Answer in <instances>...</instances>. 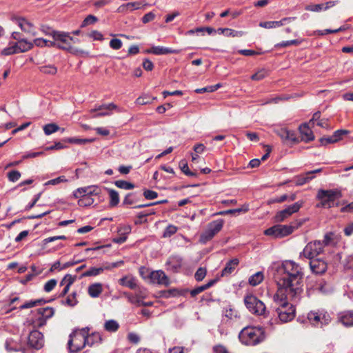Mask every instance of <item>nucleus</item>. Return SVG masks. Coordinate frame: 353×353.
<instances>
[{
    "label": "nucleus",
    "instance_id": "f257e3e1",
    "mask_svg": "<svg viewBox=\"0 0 353 353\" xmlns=\"http://www.w3.org/2000/svg\"><path fill=\"white\" fill-rule=\"evenodd\" d=\"M274 278L278 285L276 299L288 293L294 301L300 299L303 292V272L301 267L293 261H285L275 265Z\"/></svg>",
    "mask_w": 353,
    "mask_h": 353
},
{
    "label": "nucleus",
    "instance_id": "f03ea898",
    "mask_svg": "<svg viewBox=\"0 0 353 353\" xmlns=\"http://www.w3.org/2000/svg\"><path fill=\"white\" fill-rule=\"evenodd\" d=\"M288 299L292 300L288 293H283V296H279L278 299H276V294L274 295V301L279 305L276 309L278 316L283 323L292 321L295 316V309L288 302Z\"/></svg>",
    "mask_w": 353,
    "mask_h": 353
},
{
    "label": "nucleus",
    "instance_id": "7ed1b4c3",
    "mask_svg": "<svg viewBox=\"0 0 353 353\" xmlns=\"http://www.w3.org/2000/svg\"><path fill=\"white\" fill-rule=\"evenodd\" d=\"M239 338L246 345H255L263 340V331L258 327H246L241 331Z\"/></svg>",
    "mask_w": 353,
    "mask_h": 353
},
{
    "label": "nucleus",
    "instance_id": "20e7f679",
    "mask_svg": "<svg viewBox=\"0 0 353 353\" xmlns=\"http://www.w3.org/2000/svg\"><path fill=\"white\" fill-rule=\"evenodd\" d=\"M88 332H89V328L84 327L77 329L70 334L68 347L70 352L77 353L85 347Z\"/></svg>",
    "mask_w": 353,
    "mask_h": 353
},
{
    "label": "nucleus",
    "instance_id": "39448f33",
    "mask_svg": "<svg viewBox=\"0 0 353 353\" xmlns=\"http://www.w3.org/2000/svg\"><path fill=\"white\" fill-rule=\"evenodd\" d=\"M244 303L249 312L253 314L264 317L268 314L264 303L252 294H248L244 297Z\"/></svg>",
    "mask_w": 353,
    "mask_h": 353
},
{
    "label": "nucleus",
    "instance_id": "423d86ee",
    "mask_svg": "<svg viewBox=\"0 0 353 353\" xmlns=\"http://www.w3.org/2000/svg\"><path fill=\"white\" fill-rule=\"evenodd\" d=\"M342 196L341 191L335 190H319L316 194V199L321 202L317 204V207L330 208L333 206V202L336 199Z\"/></svg>",
    "mask_w": 353,
    "mask_h": 353
},
{
    "label": "nucleus",
    "instance_id": "0eeeda50",
    "mask_svg": "<svg viewBox=\"0 0 353 353\" xmlns=\"http://www.w3.org/2000/svg\"><path fill=\"white\" fill-rule=\"evenodd\" d=\"M324 248L321 241H314L308 243L300 253V257H305L308 259H315L318 255L323 253Z\"/></svg>",
    "mask_w": 353,
    "mask_h": 353
},
{
    "label": "nucleus",
    "instance_id": "6e6552de",
    "mask_svg": "<svg viewBox=\"0 0 353 353\" xmlns=\"http://www.w3.org/2000/svg\"><path fill=\"white\" fill-rule=\"evenodd\" d=\"M223 221L218 219L210 223L206 230L201 234L200 241L205 243L211 240L223 228Z\"/></svg>",
    "mask_w": 353,
    "mask_h": 353
},
{
    "label": "nucleus",
    "instance_id": "1a4fd4ad",
    "mask_svg": "<svg viewBox=\"0 0 353 353\" xmlns=\"http://www.w3.org/2000/svg\"><path fill=\"white\" fill-rule=\"evenodd\" d=\"M294 228L288 225H275L264 231V234L273 238H283L293 232Z\"/></svg>",
    "mask_w": 353,
    "mask_h": 353
},
{
    "label": "nucleus",
    "instance_id": "9d476101",
    "mask_svg": "<svg viewBox=\"0 0 353 353\" xmlns=\"http://www.w3.org/2000/svg\"><path fill=\"white\" fill-rule=\"evenodd\" d=\"M307 319L315 326L327 325L331 321V317L327 312L319 310L309 312Z\"/></svg>",
    "mask_w": 353,
    "mask_h": 353
},
{
    "label": "nucleus",
    "instance_id": "9b49d317",
    "mask_svg": "<svg viewBox=\"0 0 353 353\" xmlns=\"http://www.w3.org/2000/svg\"><path fill=\"white\" fill-rule=\"evenodd\" d=\"M303 202L302 201H299L296 202L295 203L289 205L286 208L283 210L278 212L274 216V221L275 222H282L290 216L292 214L298 212L300 208L302 207Z\"/></svg>",
    "mask_w": 353,
    "mask_h": 353
},
{
    "label": "nucleus",
    "instance_id": "f8f14e48",
    "mask_svg": "<svg viewBox=\"0 0 353 353\" xmlns=\"http://www.w3.org/2000/svg\"><path fill=\"white\" fill-rule=\"evenodd\" d=\"M53 39L57 42L59 48L65 50H71L73 38L68 33L57 31Z\"/></svg>",
    "mask_w": 353,
    "mask_h": 353
},
{
    "label": "nucleus",
    "instance_id": "ddd939ff",
    "mask_svg": "<svg viewBox=\"0 0 353 353\" xmlns=\"http://www.w3.org/2000/svg\"><path fill=\"white\" fill-rule=\"evenodd\" d=\"M38 319L34 322V326L41 327L46 323V321L54 314V310L51 307H41L37 310Z\"/></svg>",
    "mask_w": 353,
    "mask_h": 353
},
{
    "label": "nucleus",
    "instance_id": "4468645a",
    "mask_svg": "<svg viewBox=\"0 0 353 353\" xmlns=\"http://www.w3.org/2000/svg\"><path fill=\"white\" fill-rule=\"evenodd\" d=\"M149 282L152 284L168 286L170 284L169 278L162 270H152L150 273Z\"/></svg>",
    "mask_w": 353,
    "mask_h": 353
},
{
    "label": "nucleus",
    "instance_id": "2eb2a0df",
    "mask_svg": "<svg viewBox=\"0 0 353 353\" xmlns=\"http://www.w3.org/2000/svg\"><path fill=\"white\" fill-rule=\"evenodd\" d=\"M28 344L34 349H41L44 344L43 334L38 330L32 331L28 336Z\"/></svg>",
    "mask_w": 353,
    "mask_h": 353
},
{
    "label": "nucleus",
    "instance_id": "dca6fc26",
    "mask_svg": "<svg viewBox=\"0 0 353 353\" xmlns=\"http://www.w3.org/2000/svg\"><path fill=\"white\" fill-rule=\"evenodd\" d=\"M276 132L285 143H294L299 142V139L296 137L295 132L293 131L288 130L285 128H281L278 130Z\"/></svg>",
    "mask_w": 353,
    "mask_h": 353
},
{
    "label": "nucleus",
    "instance_id": "f3484780",
    "mask_svg": "<svg viewBox=\"0 0 353 353\" xmlns=\"http://www.w3.org/2000/svg\"><path fill=\"white\" fill-rule=\"evenodd\" d=\"M310 260V266L314 273L321 274L325 272L327 268V265L325 261L317 258Z\"/></svg>",
    "mask_w": 353,
    "mask_h": 353
},
{
    "label": "nucleus",
    "instance_id": "a211bd4d",
    "mask_svg": "<svg viewBox=\"0 0 353 353\" xmlns=\"http://www.w3.org/2000/svg\"><path fill=\"white\" fill-rule=\"evenodd\" d=\"M338 321L345 327L353 326V311L348 310L338 314Z\"/></svg>",
    "mask_w": 353,
    "mask_h": 353
},
{
    "label": "nucleus",
    "instance_id": "6ab92c4d",
    "mask_svg": "<svg viewBox=\"0 0 353 353\" xmlns=\"http://www.w3.org/2000/svg\"><path fill=\"white\" fill-rule=\"evenodd\" d=\"M18 26L22 31L30 34L32 36H36L37 32L34 29V25L23 18H19L17 20Z\"/></svg>",
    "mask_w": 353,
    "mask_h": 353
},
{
    "label": "nucleus",
    "instance_id": "aec40b11",
    "mask_svg": "<svg viewBox=\"0 0 353 353\" xmlns=\"http://www.w3.org/2000/svg\"><path fill=\"white\" fill-rule=\"evenodd\" d=\"M146 52L156 55H161L168 54H177L179 52V50L163 46H153L150 49L147 50Z\"/></svg>",
    "mask_w": 353,
    "mask_h": 353
},
{
    "label": "nucleus",
    "instance_id": "412c9836",
    "mask_svg": "<svg viewBox=\"0 0 353 353\" xmlns=\"http://www.w3.org/2000/svg\"><path fill=\"white\" fill-rule=\"evenodd\" d=\"M182 258L179 256H172L168 259L166 265L173 272H178L182 266Z\"/></svg>",
    "mask_w": 353,
    "mask_h": 353
},
{
    "label": "nucleus",
    "instance_id": "4be33fe9",
    "mask_svg": "<svg viewBox=\"0 0 353 353\" xmlns=\"http://www.w3.org/2000/svg\"><path fill=\"white\" fill-rule=\"evenodd\" d=\"M299 132L301 134V139L305 142L312 141L314 139L312 131L307 123H303L299 126Z\"/></svg>",
    "mask_w": 353,
    "mask_h": 353
},
{
    "label": "nucleus",
    "instance_id": "5701e85b",
    "mask_svg": "<svg viewBox=\"0 0 353 353\" xmlns=\"http://www.w3.org/2000/svg\"><path fill=\"white\" fill-rule=\"evenodd\" d=\"M239 263V260L236 258L230 260L225 265L221 272L222 276H228L232 274Z\"/></svg>",
    "mask_w": 353,
    "mask_h": 353
},
{
    "label": "nucleus",
    "instance_id": "b1692460",
    "mask_svg": "<svg viewBox=\"0 0 353 353\" xmlns=\"http://www.w3.org/2000/svg\"><path fill=\"white\" fill-rule=\"evenodd\" d=\"M119 283L132 290H136L137 286V279L132 276H125L119 280Z\"/></svg>",
    "mask_w": 353,
    "mask_h": 353
},
{
    "label": "nucleus",
    "instance_id": "393cba45",
    "mask_svg": "<svg viewBox=\"0 0 353 353\" xmlns=\"http://www.w3.org/2000/svg\"><path fill=\"white\" fill-rule=\"evenodd\" d=\"M123 295L128 299V301L131 303L136 304L138 306H151L152 305V302H144L143 301V298H137L134 297V296L130 293L124 292Z\"/></svg>",
    "mask_w": 353,
    "mask_h": 353
},
{
    "label": "nucleus",
    "instance_id": "a878e982",
    "mask_svg": "<svg viewBox=\"0 0 353 353\" xmlns=\"http://www.w3.org/2000/svg\"><path fill=\"white\" fill-rule=\"evenodd\" d=\"M141 3L135 1V2H130L125 4L121 5L117 8L118 12H126L128 11H133L134 10H137L140 8Z\"/></svg>",
    "mask_w": 353,
    "mask_h": 353
},
{
    "label": "nucleus",
    "instance_id": "bb28decb",
    "mask_svg": "<svg viewBox=\"0 0 353 353\" xmlns=\"http://www.w3.org/2000/svg\"><path fill=\"white\" fill-rule=\"evenodd\" d=\"M102 338L101 335L99 332H93L90 335L87 334L86 336V345L90 347L96 344H99L101 342Z\"/></svg>",
    "mask_w": 353,
    "mask_h": 353
},
{
    "label": "nucleus",
    "instance_id": "cd10ccee",
    "mask_svg": "<svg viewBox=\"0 0 353 353\" xmlns=\"http://www.w3.org/2000/svg\"><path fill=\"white\" fill-rule=\"evenodd\" d=\"M88 294L92 298L98 297L103 291L102 285L99 283H95L88 287Z\"/></svg>",
    "mask_w": 353,
    "mask_h": 353
},
{
    "label": "nucleus",
    "instance_id": "c85d7f7f",
    "mask_svg": "<svg viewBox=\"0 0 353 353\" xmlns=\"http://www.w3.org/2000/svg\"><path fill=\"white\" fill-rule=\"evenodd\" d=\"M105 190L108 192L110 196V205L111 207L117 206L119 203V193L116 190L108 188H105Z\"/></svg>",
    "mask_w": 353,
    "mask_h": 353
},
{
    "label": "nucleus",
    "instance_id": "c756f323",
    "mask_svg": "<svg viewBox=\"0 0 353 353\" xmlns=\"http://www.w3.org/2000/svg\"><path fill=\"white\" fill-rule=\"evenodd\" d=\"M99 110L112 111L117 110L118 112H121V110L114 103H111L108 104H103L96 107L94 109L91 110V112H96Z\"/></svg>",
    "mask_w": 353,
    "mask_h": 353
},
{
    "label": "nucleus",
    "instance_id": "7c9ffc66",
    "mask_svg": "<svg viewBox=\"0 0 353 353\" xmlns=\"http://www.w3.org/2000/svg\"><path fill=\"white\" fill-rule=\"evenodd\" d=\"M314 178V176H310L305 174L303 175H299L295 176L294 179V181L296 185H303L310 182Z\"/></svg>",
    "mask_w": 353,
    "mask_h": 353
},
{
    "label": "nucleus",
    "instance_id": "2f4dec72",
    "mask_svg": "<svg viewBox=\"0 0 353 353\" xmlns=\"http://www.w3.org/2000/svg\"><path fill=\"white\" fill-rule=\"evenodd\" d=\"M119 325L115 320L111 319L106 321L104 323V329L110 332H114L118 330Z\"/></svg>",
    "mask_w": 353,
    "mask_h": 353
},
{
    "label": "nucleus",
    "instance_id": "473e14b6",
    "mask_svg": "<svg viewBox=\"0 0 353 353\" xmlns=\"http://www.w3.org/2000/svg\"><path fill=\"white\" fill-rule=\"evenodd\" d=\"M18 44L21 53L28 52L33 48L32 42L23 38L18 42Z\"/></svg>",
    "mask_w": 353,
    "mask_h": 353
},
{
    "label": "nucleus",
    "instance_id": "72a5a7b5",
    "mask_svg": "<svg viewBox=\"0 0 353 353\" xmlns=\"http://www.w3.org/2000/svg\"><path fill=\"white\" fill-rule=\"evenodd\" d=\"M263 280V274L261 272L251 276L249 279V283L252 286H256L262 282Z\"/></svg>",
    "mask_w": 353,
    "mask_h": 353
},
{
    "label": "nucleus",
    "instance_id": "f704fd0d",
    "mask_svg": "<svg viewBox=\"0 0 353 353\" xmlns=\"http://www.w3.org/2000/svg\"><path fill=\"white\" fill-rule=\"evenodd\" d=\"M114 183L117 188L126 190H132L135 187L132 183L123 180L115 181Z\"/></svg>",
    "mask_w": 353,
    "mask_h": 353
},
{
    "label": "nucleus",
    "instance_id": "c9c22d12",
    "mask_svg": "<svg viewBox=\"0 0 353 353\" xmlns=\"http://www.w3.org/2000/svg\"><path fill=\"white\" fill-rule=\"evenodd\" d=\"M104 269L103 268H95L92 267L88 270L87 271L84 272L81 276L85 277V276H97L100 274H101L103 272Z\"/></svg>",
    "mask_w": 353,
    "mask_h": 353
},
{
    "label": "nucleus",
    "instance_id": "e433bc0d",
    "mask_svg": "<svg viewBox=\"0 0 353 353\" xmlns=\"http://www.w3.org/2000/svg\"><path fill=\"white\" fill-rule=\"evenodd\" d=\"M43 130L46 135H50L60 130V128L56 123H52L45 125Z\"/></svg>",
    "mask_w": 353,
    "mask_h": 353
},
{
    "label": "nucleus",
    "instance_id": "4c0bfd02",
    "mask_svg": "<svg viewBox=\"0 0 353 353\" xmlns=\"http://www.w3.org/2000/svg\"><path fill=\"white\" fill-rule=\"evenodd\" d=\"M93 203L94 199L87 193L85 194H83L81 198L78 201L79 205L83 207L91 205Z\"/></svg>",
    "mask_w": 353,
    "mask_h": 353
},
{
    "label": "nucleus",
    "instance_id": "58836bf2",
    "mask_svg": "<svg viewBox=\"0 0 353 353\" xmlns=\"http://www.w3.org/2000/svg\"><path fill=\"white\" fill-rule=\"evenodd\" d=\"M154 99H156L155 97H152L148 94H143L137 99L136 103L141 105H146L151 103Z\"/></svg>",
    "mask_w": 353,
    "mask_h": 353
},
{
    "label": "nucleus",
    "instance_id": "ea45409f",
    "mask_svg": "<svg viewBox=\"0 0 353 353\" xmlns=\"http://www.w3.org/2000/svg\"><path fill=\"white\" fill-rule=\"evenodd\" d=\"M302 42L301 40L299 39H294V40H290L286 41H283L281 43H277L275 45V47L276 48H286L290 46L294 45V46H299Z\"/></svg>",
    "mask_w": 353,
    "mask_h": 353
},
{
    "label": "nucleus",
    "instance_id": "a19ab883",
    "mask_svg": "<svg viewBox=\"0 0 353 353\" xmlns=\"http://www.w3.org/2000/svg\"><path fill=\"white\" fill-rule=\"evenodd\" d=\"M249 210L248 205H243L242 208H236V209H232V210H228L225 211H222L219 212V214L224 215V214H234V213H240V212H246Z\"/></svg>",
    "mask_w": 353,
    "mask_h": 353
},
{
    "label": "nucleus",
    "instance_id": "79ce46f5",
    "mask_svg": "<svg viewBox=\"0 0 353 353\" xmlns=\"http://www.w3.org/2000/svg\"><path fill=\"white\" fill-rule=\"evenodd\" d=\"M39 70L47 74H55L57 72V68L53 65H43L39 68Z\"/></svg>",
    "mask_w": 353,
    "mask_h": 353
},
{
    "label": "nucleus",
    "instance_id": "37998d69",
    "mask_svg": "<svg viewBox=\"0 0 353 353\" xmlns=\"http://www.w3.org/2000/svg\"><path fill=\"white\" fill-rule=\"evenodd\" d=\"M75 280L76 276H72L68 274L61 281L60 285H67L70 287V285L74 282Z\"/></svg>",
    "mask_w": 353,
    "mask_h": 353
},
{
    "label": "nucleus",
    "instance_id": "c03bdc74",
    "mask_svg": "<svg viewBox=\"0 0 353 353\" xmlns=\"http://www.w3.org/2000/svg\"><path fill=\"white\" fill-rule=\"evenodd\" d=\"M43 302H45L43 299H37V300H35V301H28V302L25 303L24 304L21 305L19 307V309L20 310H24V309L31 308V307H34V306H36L37 305L41 304Z\"/></svg>",
    "mask_w": 353,
    "mask_h": 353
},
{
    "label": "nucleus",
    "instance_id": "a18cd8bd",
    "mask_svg": "<svg viewBox=\"0 0 353 353\" xmlns=\"http://www.w3.org/2000/svg\"><path fill=\"white\" fill-rule=\"evenodd\" d=\"M245 34L243 31H237L230 28H226L225 36L232 37H241Z\"/></svg>",
    "mask_w": 353,
    "mask_h": 353
},
{
    "label": "nucleus",
    "instance_id": "49530a36",
    "mask_svg": "<svg viewBox=\"0 0 353 353\" xmlns=\"http://www.w3.org/2000/svg\"><path fill=\"white\" fill-rule=\"evenodd\" d=\"M181 171L187 176H195L196 173L191 172L185 161H181L179 163Z\"/></svg>",
    "mask_w": 353,
    "mask_h": 353
},
{
    "label": "nucleus",
    "instance_id": "de8ad7c7",
    "mask_svg": "<svg viewBox=\"0 0 353 353\" xmlns=\"http://www.w3.org/2000/svg\"><path fill=\"white\" fill-rule=\"evenodd\" d=\"M6 349L10 351H18L17 343L12 339H8L5 342Z\"/></svg>",
    "mask_w": 353,
    "mask_h": 353
},
{
    "label": "nucleus",
    "instance_id": "09e8293b",
    "mask_svg": "<svg viewBox=\"0 0 353 353\" xmlns=\"http://www.w3.org/2000/svg\"><path fill=\"white\" fill-rule=\"evenodd\" d=\"M268 76V71L265 69H261L257 72L252 75L251 79L254 81H261Z\"/></svg>",
    "mask_w": 353,
    "mask_h": 353
},
{
    "label": "nucleus",
    "instance_id": "8fccbe9b",
    "mask_svg": "<svg viewBox=\"0 0 353 353\" xmlns=\"http://www.w3.org/2000/svg\"><path fill=\"white\" fill-rule=\"evenodd\" d=\"M177 232V228L173 225H169L163 234L164 238L170 237Z\"/></svg>",
    "mask_w": 353,
    "mask_h": 353
},
{
    "label": "nucleus",
    "instance_id": "3c124183",
    "mask_svg": "<svg viewBox=\"0 0 353 353\" xmlns=\"http://www.w3.org/2000/svg\"><path fill=\"white\" fill-rule=\"evenodd\" d=\"M57 281L54 279H52L50 280H49L48 281H47L44 286H43V290L46 292H51L54 288L55 286L57 285Z\"/></svg>",
    "mask_w": 353,
    "mask_h": 353
},
{
    "label": "nucleus",
    "instance_id": "603ef678",
    "mask_svg": "<svg viewBox=\"0 0 353 353\" xmlns=\"http://www.w3.org/2000/svg\"><path fill=\"white\" fill-rule=\"evenodd\" d=\"M152 270H150V269H148L144 266H141L139 268V274H140L141 276L144 280H148V281L150 279V273L152 272Z\"/></svg>",
    "mask_w": 353,
    "mask_h": 353
},
{
    "label": "nucleus",
    "instance_id": "864d4df0",
    "mask_svg": "<svg viewBox=\"0 0 353 353\" xmlns=\"http://www.w3.org/2000/svg\"><path fill=\"white\" fill-rule=\"evenodd\" d=\"M206 273V268L201 267L196 270L194 274V278L196 281H201L205 278Z\"/></svg>",
    "mask_w": 353,
    "mask_h": 353
},
{
    "label": "nucleus",
    "instance_id": "5fc2aeb1",
    "mask_svg": "<svg viewBox=\"0 0 353 353\" xmlns=\"http://www.w3.org/2000/svg\"><path fill=\"white\" fill-rule=\"evenodd\" d=\"M21 177L20 172L17 170H12L8 173V180L11 182L17 181Z\"/></svg>",
    "mask_w": 353,
    "mask_h": 353
},
{
    "label": "nucleus",
    "instance_id": "6e6d98bb",
    "mask_svg": "<svg viewBox=\"0 0 353 353\" xmlns=\"http://www.w3.org/2000/svg\"><path fill=\"white\" fill-rule=\"evenodd\" d=\"M324 5L323 3H320V4H312V5H309L307 6L305 9L307 10H309V11H312V12H319L322 10H324Z\"/></svg>",
    "mask_w": 353,
    "mask_h": 353
},
{
    "label": "nucleus",
    "instance_id": "4d7b16f0",
    "mask_svg": "<svg viewBox=\"0 0 353 353\" xmlns=\"http://www.w3.org/2000/svg\"><path fill=\"white\" fill-rule=\"evenodd\" d=\"M294 19H295V17H286L283 18L281 21H272L273 28L282 26L285 24L286 22H291Z\"/></svg>",
    "mask_w": 353,
    "mask_h": 353
},
{
    "label": "nucleus",
    "instance_id": "13d9d810",
    "mask_svg": "<svg viewBox=\"0 0 353 353\" xmlns=\"http://www.w3.org/2000/svg\"><path fill=\"white\" fill-rule=\"evenodd\" d=\"M67 181H68V180L65 179V177L64 176H60L56 179H51V180L47 181L45 183V185H54L59 184L60 183L67 182Z\"/></svg>",
    "mask_w": 353,
    "mask_h": 353
},
{
    "label": "nucleus",
    "instance_id": "bf43d9fd",
    "mask_svg": "<svg viewBox=\"0 0 353 353\" xmlns=\"http://www.w3.org/2000/svg\"><path fill=\"white\" fill-rule=\"evenodd\" d=\"M67 141L70 143H76V144H85L87 143H90L92 141L91 139H77V138H69L67 139Z\"/></svg>",
    "mask_w": 353,
    "mask_h": 353
},
{
    "label": "nucleus",
    "instance_id": "052dcab7",
    "mask_svg": "<svg viewBox=\"0 0 353 353\" xmlns=\"http://www.w3.org/2000/svg\"><path fill=\"white\" fill-rule=\"evenodd\" d=\"M97 21V18L92 14L88 15L83 21L81 27H85L90 24H93Z\"/></svg>",
    "mask_w": 353,
    "mask_h": 353
},
{
    "label": "nucleus",
    "instance_id": "680f3d73",
    "mask_svg": "<svg viewBox=\"0 0 353 353\" xmlns=\"http://www.w3.org/2000/svg\"><path fill=\"white\" fill-rule=\"evenodd\" d=\"M110 46L114 50H119L122 47V41L119 39H112L110 41Z\"/></svg>",
    "mask_w": 353,
    "mask_h": 353
},
{
    "label": "nucleus",
    "instance_id": "e2e57ef3",
    "mask_svg": "<svg viewBox=\"0 0 353 353\" xmlns=\"http://www.w3.org/2000/svg\"><path fill=\"white\" fill-rule=\"evenodd\" d=\"M90 188H78L77 190H76L74 193H73V196L76 198V199H78V198H81V196H83V194H85L88 192V190H89Z\"/></svg>",
    "mask_w": 353,
    "mask_h": 353
},
{
    "label": "nucleus",
    "instance_id": "0e129e2a",
    "mask_svg": "<svg viewBox=\"0 0 353 353\" xmlns=\"http://www.w3.org/2000/svg\"><path fill=\"white\" fill-rule=\"evenodd\" d=\"M41 30L45 34L50 35V36L52 37V38L54 37V34H56V32H57V31L51 29V28H50V27H48L47 26H45V25H42L41 26Z\"/></svg>",
    "mask_w": 353,
    "mask_h": 353
},
{
    "label": "nucleus",
    "instance_id": "69168bd1",
    "mask_svg": "<svg viewBox=\"0 0 353 353\" xmlns=\"http://www.w3.org/2000/svg\"><path fill=\"white\" fill-rule=\"evenodd\" d=\"M332 233H327L324 236L323 240L321 241V243H323V248H325L326 246H328L331 245V243L332 241Z\"/></svg>",
    "mask_w": 353,
    "mask_h": 353
},
{
    "label": "nucleus",
    "instance_id": "338daca9",
    "mask_svg": "<svg viewBox=\"0 0 353 353\" xmlns=\"http://www.w3.org/2000/svg\"><path fill=\"white\" fill-rule=\"evenodd\" d=\"M143 196L147 199H154L158 196V194L155 191L146 190L143 192Z\"/></svg>",
    "mask_w": 353,
    "mask_h": 353
},
{
    "label": "nucleus",
    "instance_id": "774afa93",
    "mask_svg": "<svg viewBox=\"0 0 353 353\" xmlns=\"http://www.w3.org/2000/svg\"><path fill=\"white\" fill-rule=\"evenodd\" d=\"M76 293L73 292L72 294L68 296L66 299V303L70 306H74L77 303V300L76 297Z\"/></svg>",
    "mask_w": 353,
    "mask_h": 353
}]
</instances>
